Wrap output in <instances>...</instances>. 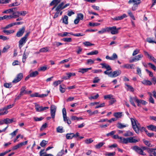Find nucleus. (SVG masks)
<instances>
[{
  "instance_id": "4be33fe9",
  "label": "nucleus",
  "mask_w": 156,
  "mask_h": 156,
  "mask_svg": "<svg viewBox=\"0 0 156 156\" xmlns=\"http://www.w3.org/2000/svg\"><path fill=\"white\" fill-rule=\"evenodd\" d=\"M141 82L142 84L145 85L151 86L152 84L151 82L148 80H144Z\"/></svg>"
},
{
  "instance_id": "39448f33",
  "label": "nucleus",
  "mask_w": 156,
  "mask_h": 156,
  "mask_svg": "<svg viewBox=\"0 0 156 156\" xmlns=\"http://www.w3.org/2000/svg\"><path fill=\"white\" fill-rule=\"evenodd\" d=\"M23 78V74L22 73H19L16 76L12 81L13 83H17L20 81Z\"/></svg>"
},
{
  "instance_id": "09e8293b",
  "label": "nucleus",
  "mask_w": 156,
  "mask_h": 156,
  "mask_svg": "<svg viewBox=\"0 0 156 156\" xmlns=\"http://www.w3.org/2000/svg\"><path fill=\"white\" fill-rule=\"evenodd\" d=\"M4 86L7 88H11L12 87V83H4Z\"/></svg>"
},
{
  "instance_id": "79ce46f5",
  "label": "nucleus",
  "mask_w": 156,
  "mask_h": 156,
  "mask_svg": "<svg viewBox=\"0 0 156 156\" xmlns=\"http://www.w3.org/2000/svg\"><path fill=\"white\" fill-rule=\"evenodd\" d=\"M48 51V49L47 47H44L41 49L39 52H45Z\"/></svg>"
},
{
  "instance_id": "f704fd0d",
  "label": "nucleus",
  "mask_w": 156,
  "mask_h": 156,
  "mask_svg": "<svg viewBox=\"0 0 156 156\" xmlns=\"http://www.w3.org/2000/svg\"><path fill=\"white\" fill-rule=\"evenodd\" d=\"M44 149L41 150L40 152V156H53V155L51 154H47L44 155V153L43 152L44 151Z\"/></svg>"
},
{
  "instance_id": "c03bdc74",
  "label": "nucleus",
  "mask_w": 156,
  "mask_h": 156,
  "mask_svg": "<svg viewBox=\"0 0 156 156\" xmlns=\"http://www.w3.org/2000/svg\"><path fill=\"white\" fill-rule=\"evenodd\" d=\"M77 18L79 19V20H82L83 18V15L82 13H78L77 14Z\"/></svg>"
},
{
  "instance_id": "393cba45",
  "label": "nucleus",
  "mask_w": 156,
  "mask_h": 156,
  "mask_svg": "<svg viewBox=\"0 0 156 156\" xmlns=\"http://www.w3.org/2000/svg\"><path fill=\"white\" fill-rule=\"evenodd\" d=\"M92 68L91 67L87 68L80 69L78 71V72L81 73L83 74L87 72L89 70H90Z\"/></svg>"
},
{
  "instance_id": "bf43d9fd",
  "label": "nucleus",
  "mask_w": 156,
  "mask_h": 156,
  "mask_svg": "<svg viewBox=\"0 0 156 156\" xmlns=\"http://www.w3.org/2000/svg\"><path fill=\"white\" fill-rule=\"evenodd\" d=\"M83 44L86 46H91L94 45V44H92L88 41L84 42Z\"/></svg>"
},
{
  "instance_id": "9b49d317",
  "label": "nucleus",
  "mask_w": 156,
  "mask_h": 156,
  "mask_svg": "<svg viewBox=\"0 0 156 156\" xmlns=\"http://www.w3.org/2000/svg\"><path fill=\"white\" fill-rule=\"evenodd\" d=\"M14 18L13 14L9 15H5L2 17H0V20L6 19L7 20H9L10 19Z\"/></svg>"
},
{
  "instance_id": "9d476101",
  "label": "nucleus",
  "mask_w": 156,
  "mask_h": 156,
  "mask_svg": "<svg viewBox=\"0 0 156 156\" xmlns=\"http://www.w3.org/2000/svg\"><path fill=\"white\" fill-rule=\"evenodd\" d=\"M4 123L5 124H10L13 122H16V119L12 118L11 119H9V118H6L4 119Z\"/></svg>"
},
{
  "instance_id": "4d7b16f0",
  "label": "nucleus",
  "mask_w": 156,
  "mask_h": 156,
  "mask_svg": "<svg viewBox=\"0 0 156 156\" xmlns=\"http://www.w3.org/2000/svg\"><path fill=\"white\" fill-rule=\"evenodd\" d=\"M62 82V81L60 80L56 81L53 82V85L55 87H56L60 84Z\"/></svg>"
},
{
  "instance_id": "4c0bfd02",
  "label": "nucleus",
  "mask_w": 156,
  "mask_h": 156,
  "mask_svg": "<svg viewBox=\"0 0 156 156\" xmlns=\"http://www.w3.org/2000/svg\"><path fill=\"white\" fill-rule=\"evenodd\" d=\"M48 141L44 140H43L41 141L40 144V146L42 147H44L47 144Z\"/></svg>"
},
{
  "instance_id": "6e6552de",
  "label": "nucleus",
  "mask_w": 156,
  "mask_h": 156,
  "mask_svg": "<svg viewBox=\"0 0 156 156\" xmlns=\"http://www.w3.org/2000/svg\"><path fill=\"white\" fill-rule=\"evenodd\" d=\"M25 30V28L24 27H22L17 32L16 36L18 37H20L22 36L24 34Z\"/></svg>"
},
{
  "instance_id": "3c124183",
  "label": "nucleus",
  "mask_w": 156,
  "mask_h": 156,
  "mask_svg": "<svg viewBox=\"0 0 156 156\" xmlns=\"http://www.w3.org/2000/svg\"><path fill=\"white\" fill-rule=\"evenodd\" d=\"M89 25L90 26H92V27H94L95 26H98V25H99L100 24V23H91L90 22L89 23Z\"/></svg>"
},
{
  "instance_id": "f3484780",
  "label": "nucleus",
  "mask_w": 156,
  "mask_h": 156,
  "mask_svg": "<svg viewBox=\"0 0 156 156\" xmlns=\"http://www.w3.org/2000/svg\"><path fill=\"white\" fill-rule=\"evenodd\" d=\"M48 94H42V95H39L38 93H35L34 94H32L30 95V96L31 97H44L47 96Z\"/></svg>"
},
{
  "instance_id": "423d86ee",
  "label": "nucleus",
  "mask_w": 156,
  "mask_h": 156,
  "mask_svg": "<svg viewBox=\"0 0 156 156\" xmlns=\"http://www.w3.org/2000/svg\"><path fill=\"white\" fill-rule=\"evenodd\" d=\"M136 102L138 107H141V105H144L147 104V102L145 101L142 100H139L137 98H136Z\"/></svg>"
},
{
  "instance_id": "e2e57ef3",
  "label": "nucleus",
  "mask_w": 156,
  "mask_h": 156,
  "mask_svg": "<svg viewBox=\"0 0 156 156\" xmlns=\"http://www.w3.org/2000/svg\"><path fill=\"white\" fill-rule=\"evenodd\" d=\"M62 43L58 42H55L53 43L52 45L53 46H56L57 47H58L60 45H62Z\"/></svg>"
},
{
  "instance_id": "5701e85b",
  "label": "nucleus",
  "mask_w": 156,
  "mask_h": 156,
  "mask_svg": "<svg viewBox=\"0 0 156 156\" xmlns=\"http://www.w3.org/2000/svg\"><path fill=\"white\" fill-rule=\"evenodd\" d=\"M50 113L51 118L54 119L55 116L56 109L55 108H51Z\"/></svg>"
},
{
  "instance_id": "f03ea898",
  "label": "nucleus",
  "mask_w": 156,
  "mask_h": 156,
  "mask_svg": "<svg viewBox=\"0 0 156 156\" xmlns=\"http://www.w3.org/2000/svg\"><path fill=\"white\" fill-rule=\"evenodd\" d=\"M131 121L132 126L135 132L137 133H139L138 129L141 126L140 124L134 119L131 118Z\"/></svg>"
},
{
  "instance_id": "f8f14e48",
  "label": "nucleus",
  "mask_w": 156,
  "mask_h": 156,
  "mask_svg": "<svg viewBox=\"0 0 156 156\" xmlns=\"http://www.w3.org/2000/svg\"><path fill=\"white\" fill-rule=\"evenodd\" d=\"M120 141L119 142L124 144H127L129 143V137L127 138H122V137H120Z\"/></svg>"
},
{
  "instance_id": "680f3d73",
  "label": "nucleus",
  "mask_w": 156,
  "mask_h": 156,
  "mask_svg": "<svg viewBox=\"0 0 156 156\" xmlns=\"http://www.w3.org/2000/svg\"><path fill=\"white\" fill-rule=\"evenodd\" d=\"M10 0H0V3L2 4L9 3Z\"/></svg>"
},
{
  "instance_id": "864d4df0",
  "label": "nucleus",
  "mask_w": 156,
  "mask_h": 156,
  "mask_svg": "<svg viewBox=\"0 0 156 156\" xmlns=\"http://www.w3.org/2000/svg\"><path fill=\"white\" fill-rule=\"evenodd\" d=\"M144 144L149 147H152V145L151 144L150 142L147 140H144Z\"/></svg>"
},
{
  "instance_id": "c85d7f7f",
  "label": "nucleus",
  "mask_w": 156,
  "mask_h": 156,
  "mask_svg": "<svg viewBox=\"0 0 156 156\" xmlns=\"http://www.w3.org/2000/svg\"><path fill=\"white\" fill-rule=\"evenodd\" d=\"M104 98L105 100H111L114 98L113 95L112 94H108L104 95Z\"/></svg>"
},
{
  "instance_id": "5fc2aeb1",
  "label": "nucleus",
  "mask_w": 156,
  "mask_h": 156,
  "mask_svg": "<svg viewBox=\"0 0 156 156\" xmlns=\"http://www.w3.org/2000/svg\"><path fill=\"white\" fill-rule=\"evenodd\" d=\"M147 64L148 65H149L150 66L151 68L154 71H156V67L154 65L152 64L151 63H148Z\"/></svg>"
},
{
  "instance_id": "8fccbe9b",
  "label": "nucleus",
  "mask_w": 156,
  "mask_h": 156,
  "mask_svg": "<svg viewBox=\"0 0 156 156\" xmlns=\"http://www.w3.org/2000/svg\"><path fill=\"white\" fill-rule=\"evenodd\" d=\"M126 126V125H124L120 123H119L117 124V127L119 129H122Z\"/></svg>"
},
{
  "instance_id": "dca6fc26",
  "label": "nucleus",
  "mask_w": 156,
  "mask_h": 156,
  "mask_svg": "<svg viewBox=\"0 0 156 156\" xmlns=\"http://www.w3.org/2000/svg\"><path fill=\"white\" fill-rule=\"evenodd\" d=\"M9 108H2L0 109V115H4L7 114L8 112L7 110Z\"/></svg>"
},
{
  "instance_id": "c756f323",
  "label": "nucleus",
  "mask_w": 156,
  "mask_h": 156,
  "mask_svg": "<svg viewBox=\"0 0 156 156\" xmlns=\"http://www.w3.org/2000/svg\"><path fill=\"white\" fill-rule=\"evenodd\" d=\"M105 32H108V27H106L104 28H103L101 30L99 31H98V33L99 34H102Z\"/></svg>"
},
{
  "instance_id": "cd10ccee",
  "label": "nucleus",
  "mask_w": 156,
  "mask_h": 156,
  "mask_svg": "<svg viewBox=\"0 0 156 156\" xmlns=\"http://www.w3.org/2000/svg\"><path fill=\"white\" fill-rule=\"evenodd\" d=\"M68 17L67 16L65 15L64 17L62 19V23L65 24H68Z\"/></svg>"
},
{
  "instance_id": "a18cd8bd",
  "label": "nucleus",
  "mask_w": 156,
  "mask_h": 156,
  "mask_svg": "<svg viewBox=\"0 0 156 156\" xmlns=\"http://www.w3.org/2000/svg\"><path fill=\"white\" fill-rule=\"evenodd\" d=\"M133 135V133L130 131H127L124 134V136H130Z\"/></svg>"
},
{
  "instance_id": "052dcab7",
  "label": "nucleus",
  "mask_w": 156,
  "mask_h": 156,
  "mask_svg": "<svg viewBox=\"0 0 156 156\" xmlns=\"http://www.w3.org/2000/svg\"><path fill=\"white\" fill-rule=\"evenodd\" d=\"M47 69V66H43L41 67L40 69H38L39 71H44L46 70Z\"/></svg>"
},
{
  "instance_id": "2eb2a0df",
  "label": "nucleus",
  "mask_w": 156,
  "mask_h": 156,
  "mask_svg": "<svg viewBox=\"0 0 156 156\" xmlns=\"http://www.w3.org/2000/svg\"><path fill=\"white\" fill-rule=\"evenodd\" d=\"M27 39L23 37H22L19 41V47L21 48L23 46V45L25 44L26 42Z\"/></svg>"
},
{
  "instance_id": "58836bf2",
  "label": "nucleus",
  "mask_w": 156,
  "mask_h": 156,
  "mask_svg": "<svg viewBox=\"0 0 156 156\" xmlns=\"http://www.w3.org/2000/svg\"><path fill=\"white\" fill-rule=\"evenodd\" d=\"M143 57V55L142 54H140L135 56L134 58L136 61H139L140 60L141 58Z\"/></svg>"
},
{
  "instance_id": "4468645a",
  "label": "nucleus",
  "mask_w": 156,
  "mask_h": 156,
  "mask_svg": "<svg viewBox=\"0 0 156 156\" xmlns=\"http://www.w3.org/2000/svg\"><path fill=\"white\" fill-rule=\"evenodd\" d=\"M17 10V8L15 7L13 8H12L7 9L5 10L2 12L4 14H8L10 13V12H12V13L14 12H14L15 10Z\"/></svg>"
},
{
  "instance_id": "72a5a7b5",
  "label": "nucleus",
  "mask_w": 156,
  "mask_h": 156,
  "mask_svg": "<svg viewBox=\"0 0 156 156\" xmlns=\"http://www.w3.org/2000/svg\"><path fill=\"white\" fill-rule=\"evenodd\" d=\"M98 50H95L94 51H92L88 53L87 54V55H97L98 54Z\"/></svg>"
},
{
  "instance_id": "0e129e2a",
  "label": "nucleus",
  "mask_w": 156,
  "mask_h": 156,
  "mask_svg": "<svg viewBox=\"0 0 156 156\" xmlns=\"http://www.w3.org/2000/svg\"><path fill=\"white\" fill-rule=\"evenodd\" d=\"M73 137V135H71L70 133H67L66 135V138L67 139H71Z\"/></svg>"
},
{
  "instance_id": "1a4fd4ad",
  "label": "nucleus",
  "mask_w": 156,
  "mask_h": 156,
  "mask_svg": "<svg viewBox=\"0 0 156 156\" xmlns=\"http://www.w3.org/2000/svg\"><path fill=\"white\" fill-rule=\"evenodd\" d=\"M127 17V16L125 14H123L121 16H116L113 18H112V20L113 21H118L122 20Z\"/></svg>"
},
{
  "instance_id": "6e6d98bb",
  "label": "nucleus",
  "mask_w": 156,
  "mask_h": 156,
  "mask_svg": "<svg viewBox=\"0 0 156 156\" xmlns=\"http://www.w3.org/2000/svg\"><path fill=\"white\" fill-rule=\"evenodd\" d=\"M93 141V140L91 138L85 140L84 141L85 143L87 144H89L91 143Z\"/></svg>"
},
{
  "instance_id": "aec40b11",
  "label": "nucleus",
  "mask_w": 156,
  "mask_h": 156,
  "mask_svg": "<svg viewBox=\"0 0 156 156\" xmlns=\"http://www.w3.org/2000/svg\"><path fill=\"white\" fill-rule=\"evenodd\" d=\"M2 32L4 33L5 34L7 35H9L14 32L15 31L14 30H7L6 29H2Z\"/></svg>"
},
{
  "instance_id": "e433bc0d",
  "label": "nucleus",
  "mask_w": 156,
  "mask_h": 156,
  "mask_svg": "<svg viewBox=\"0 0 156 156\" xmlns=\"http://www.w3.org/2000/svg\"><path fill=\"white\" fill-rule=\"evenodd\" d=\"M125 85L128 87L127 90H129L131 92H133L134 89L131 86L128 85L126 83L125 84Z\"/></svg>"
},
{
  "instance_id": "6ab92c4d",
  "label": "nucleus",
  "mask_w": 156,
  "mask_h": 156,
  "mask_svg": "<svg viewBox=\"0 0 156 156\" xmlns=\"http://www.w3.org/2000/svg\"><path fill=\"white\" fill-rule=\"evenodd\" d=\"M136 98H137L136 96H135L134 97H132L131 96H130L129 97V101L130 103L132 105L135 107L136 105L134 103L135 101L136 102V100L135 99Z\"/></svg>"
},
{
  "instance_id": "ddd939ff",
  "label": "nucleus",
  "mask_w": 156,
  "mask_h": 156,
  "mask_svg": "<svg viewBox=\"0 0 156 156\" xmlns=\"http://www.w3.org/2000/svg\"><path fill=\"white\" fill-rule=\"evenodd\" d=\"M100 65L102 66L101 68H105L107 70H112L110 66L105 63H101Z\"/></svg>"
},
{
  "instance_id": "de8ad7c7",
  "label": "nucleus",
  "mask_w": 156,
  "mask_h": 156,
  "mask_svg": "<svg viewBox=\"0 0 156 156\" xmlns=\"http://www.w3.org/2000/svg\"><path fill=\"white\" fill-rule=\"evenodd\" d=\"M127 13L129 15V16L133 20H135V19L134 16L133 15V13L131 12V11L130 10H129L127 12Z\"/></svg>"
},
{
  "instance_id": "a211bd4d",
  "label": "nucleus",
  "mask_w": 156,
  "mask_h": 156,
  "mask_svg": "<svg viewBox=\"0 0 156 156\" xmlns=\"http://www.w3.org/2000/svg\"><path fill=\"white\" fill-rule=\"evenodd\" d=\"M140 0H129L128 2V3L129 4H131L133 3V5H138L139 4L140 2Z\"/></svg>"
},
{
  "instance_id": "2f4dec72",
  "label": "nucleus",
  "mask_w": 156,
  "mask_h": 156,
  "mask_svg": "<svg viewBox=\"0 0 156 156\" xmlns=\"http://www.w3.org/2000/svg\"><path fill=\"white\" fill-rule=\"evenodd\" d=\"M62 5V4H59L55 9V10L56 11V13L58 14L60 12V10L62 9L61 8Z\"/></svg>"
},
{
  "instance_id": "ea45409f",
  "label": "nucleus",
  "mask_w": 156,
  "mask_h": 156,
  "mask_svg": "<svg viewBox=\"0 0 156 156\" xmlns=\"http://www.w3.org/2000/svg\"><path fill=\"white\" fill-rule=\"evenodd\" d=\"M14 24L13 23H11L7 25H6L5 27H2V29H9V28L11 27H12L14 26Z\"/></svg>"
},
{
  "instance_id": "473e14b6",
  "label": "nucleus",
  "mask_w": 156,
  "mask_h": 156,
  "mask_svg": "<svg viewBox=\"0 0 156 156\" xmlns=\"http://www.w3.org/2000/svg\"><path fill=\"white\" fill-rule=\"evenodd\" d=\"M70 35H72L75 37L82 36L85 35L84 34H83L82 33H78L74 34L72 32H70Z\"/></svg>"
},
{
  "instance_id": "7c9ffc66",
  "label": "nucleus",
  "mask_w": 156,
  "mask_h": 156,
  "mask_svg": "<svg viewBox=\"0 0 156 156\" xmlns=\"http://www.w3.org/2000/svg\"><path fill=\"white\" fill-rule=\"evenodd\" d=\"M39 74V73L37 71H35L31 73L30 74V76L32 77H34L36 76Z\"/></svg>"
},
{
  "instance_id": "338daca9",
  "label": "nucleus",
  "mask_w": 156,
  "mask_h": 156,
  "mask_svg": "<svg viewBox=\"0 0 156 156\" xmlns=\"http://www.w3.org/2000/svg\"><path fill=\"white\" fill-rule=\"evenodd\" d=\"M116 101V100L115 98H113V99H111V100H110L109 102V105H112V104L115 103Z\"/></svg>"
},
{
  "instance_id": "7ed1b4c3",
  "label": "nucleus",
  "mask_w": 156,
  "mask_h": 156,
  "mask_svg": "<svg viewBox=\"0 0 156 156\" xmlns=\"http://www.w3.org/2000/svg\"><path fill=\"white\" fill-rule=\"evenodd\" d=\"M27 14L26 11H16L13 13V16L14 17V18H16L19 17L20 15L24 16Z\"/></svg>"
},
{
  "instance_id": "0eeeda50",
  "label": "nucleus",
  "mask_w": 156,
  "mask_h": 156,
  "mask_svg": "<svg viewBox=\"0 0 156 156\" xmlns=\"http://www.w3.org/2000/svg\"><path fill=\"white\" fill-rule=\"evenodd\" d=\"M121 73V71L120 70H117L113 71V72H112L111 74L109 76L113 78L116 77L119 75Z\"/></svg>"
},
{
  "instance_id": "b1692460",
  "label": "nucleus",
  "mask_w": 156,
  "mask_h": 156,
  "mask_svg": "<svg viewBox=\"0 0 156 156\" xmlns=\"http://www.w3.org/2000/svg\"><path fill=\"white\" fill-rule=\"evenodd\" d=\"M62 112L64 121L66 122V121H67V119H68L67 118V117L66 116V112L65 108H63Z\"/></svg>"
},
{
  "instance_id": "49530a36",
  "label": "nucleus",
  "mask_w": 156,
  "mask_h": 156,
  "mask_svg": "<svg viewBox=\"0 0 156 156\" xmlns=\"http://www.w3.org/2000/svg\"><path fill=\"white\" fill-rule=\"evenodd\" d=\"M66 75L68 77L69 79L71 76H75L76 74L75 73H66Z\"/></svg>"
},
{
  "instance_id": "c9c22d12",
  "label": "nucleus",
  "mask_w": 156,
  "mask_h": 156,
  "mask_svg": "<svg viewBox=\"0 0 156 156\" xmlns=\"http://www.w3.org/2000/svg\"><path fill=\"white\" fill-rule=\"evenodd\" d=\"M122 112H115L114 113V115L116 118H119L122 116Z\"/></svg>"
},
{
  "instance_id": "37998d69",
  "label": "nucleus",
  "mask_w": 156,
  "mask_h": 156,
  "mask_svg": "<svg viewBox=\"0 0 156 156\" xmlns=\"http://www.w3.org/2000/svg\"><path fill=\"white\" fill-rule=\"evenodd\" d=\"M10 48V46L9 45H6L3 48L2 52L5 53Z\"/></svg>"
},
{
  "instance_id": "13d9d810",
  "label": "nucleus",
  "mask_w": 156,
  "mask_h": 156,
  "mask_svg": "<svg viewBox=\"0 0 156 156\" xmlns=\"http://www.w3.org/2000/svg\"><path fill=\"white\" fill-rule=\"evenodd\" d=\"M99 95L98 94L94 96H92L89 98L90 99H97L99 97Z\"/></svg>"
},
{
  "instance_id": "bb28decb",
  "label": "nucleus",
  "mask_w": 156,
  "mask_h": 156,
  "mask_svg": "<svg viewBox=\"0 0 156 156\" xmlns=\"http://www.w3.org/2000/svg\"><path fill=\"white\" fill-rule=\"evenodd\" d=\"M60 2V0H53L50 4L51 6L55 5L56 6Z\"/></svg>"
},
{
  "instance_id": "412c9836",
  "label": "nucleus",
  "mask_w": 156,
  "mask_h": 156,
  "mask_svg": "<svg viewBox=\"0 0 156 156\" xmlns=\"http://www.w3.org/2000/svg\"><path fill=\"white\" fill-rule=\"evenodd\" d=\"M129 138V143H136L140 141V140L139 138H134V137H130Z\"/></svg>"
},
{
  "instance_id": "20e7f679",
  "label": "nucleus",
  "mask_w": 156,
  "mask_h": 156,
  "mask_svg": "<svg viewBox=\"0 0 156 156\" xmlns=\"http://www.w3.org/2000/svg\"><path fill=\"white\" fill-rule=\"evenodd\" d=\"M108 32L110 31L112 34H117L118 33L117 30L116 29V27L115 26L112 27H108Z\"/></svg>"
},
{
  "instance_id": "a878e982",
  "label": "nucleus",
  "mask_w": 156,
  "mask_h": 156,
  "mask_svg": "<svg viewBox=\"0 0 156 156\" xmlns=\"http://www.w3.org/2000/svg\"><path fill=\"white\" fill-rule=\"evenodd\" d=\"M26 88L25 86L22 87L21 89L20 93L23 95L24 94H27V91L25 90Z\"/></svg>"
},
{
  "instance_id": "603ef678",
  "label": "nucleus",
  "mask_w": 156,
  "mask_h": 156,
  "mask_svg": "<svg viewBox=\"0 0 156 156\" xmlns=\"http://www.w3.org/2000/svg\"><path fill=\"white\" fill-rule=\"evenodd\" d=\"M64 4V2H62L61 3H60L59 4H62V5L61 6V8L62 9H63L65 8H66L67 6L69 5L70 4L69 3H67L65 5H64L63 6V5Z\"/></svg>"
},
{
  "instance_id": "a19ab883",
  "label": "nucleus",
  "mask_w": 156,
  "mask_h": 156,
  "mask_svg": "<svg viewBox=\"0 0 156 156\" xmlns=\"http://www.w3.org/2000/svg\"><path fill=\"white\" fill-rule=\"evenodd\" d=\"M105 144V143L104 142H100L95 145V148L96 149H99L102 147Z\"/></svg>"
},
{
  "instance_id": "69168bd1",
  "label": "nucleus",
  "mask_w": 156,
  "mask_h": 156,
  "mask_svg": "<svg viewBox=\"0 0 156 156\" xmlns=\"http://www.w3.org/2000/svg\"><path fill=\"white\" fill-rule=\"evenodd\" d=\"M27 57V54H26L25 52H24L23 53V59H22V62H23L24 63L26 60V59Z\"/></svg>"
},
{
  "instance_id": "f257e3e1",
  "label": "nucleus",
  "mask_w": 156,
  "mask_h": 156,
  "mask_svg": "<svg viewBox=\"0 0 156 156\" xmlns=\"http://www.w3.org/2000/svg\"><path fill=\"white\" fill-rule=\"evenodd\" d=\"M131 148L138 154L142 155H145L146 154L144 152L143 150H146L147 151L148 147L142 146L140 148L138 146L136 145L132 147Z\"/></svg>"
},
{
  "instance_id": "774afa93",
  "label": "nucleus",
  "mask_w": 156,
  "mask_h": 156,
  "mask_svg": "<svg viewBox=\"0 0 156 156\" xmlns=\"http://www.w3.org/2000/svg\"><path fill=\"white\" fill-rule=\"evenodd\" d=\"M57 132L58 133H62L63 132L62 128L61 126H58L57 128Z\"/></svg>"
}]
</instances>
